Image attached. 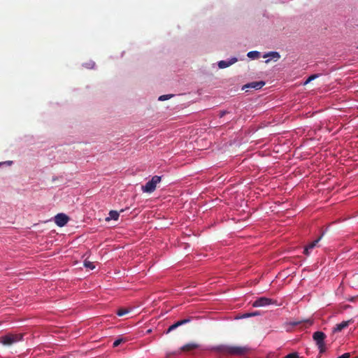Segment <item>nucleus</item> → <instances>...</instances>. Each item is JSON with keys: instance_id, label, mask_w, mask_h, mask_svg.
I'll return each instance as SVG.
<instances>
[{"instance_id": "nucleus-1", "label": "nucleus", "mask_w": 358, "mask_h": 358, "mask_svg": "<svg viewBox=\"0 0 358 358\" xmlns=\"http://www.w3.org/2000/svg\"><path fill=\"white\" fill-rule=\"evenodd\" d=\"M216 351L226 355L242 356L246 355L250 348L248 346H232L221 345L214 348Z\"/></svg>"}, {"instance_id": "nucleus-2", "label": "nucleus", "mask_w": 358, "mask_h": 358, "mask_svg": "<svg viewBox=\"0 0 358 358\" xmlns=\"http://www.w3.org/2000/svg\"><path fill=\"white\" fill-rule=\"evenodd\" d=\"M22 338L23 335L21 334H8L0 337V343L3 345L10 346L20 341Z\"/></svg>"}, {"instance_id": "nucleus-3", "label": "nucleus", "mask_w": 358, "mask_h": 358, "mask_svg": "<svg viewBox=\"0 0 358 358\" xmlns=\"http://www.w3.org/2000/svg\"><path fill=\"white\" fill-rule=\"evenodd\" d=\"M326 334L322 331H315L313 335V338L315 341L316 345L318 347L320 353L322 354L325 352V343L324 340L326 338Z\"/></svg>"}, {"instance_id": "nucleus-4", "label": "nucleus", "mask_w": 358, "mask_h": 358, "mask_svg": "<svg viewBox=\"0 0 358 358\" xmlns=\"http://www.w3.org/2000/svg\"><path fill=\"white\" fill-rule=\"evenodd\" d=\"M161 177L155 176L149 180L146 184L142 186V190L143 192L152 193L156 189L157 185L160 182Z\"/></svg>"}, {"instance_id": "nucleus-5", "label": "nucleus", "mask_w": 358, "mask_h": 358, "mask_svg": "<svg viewBox=\"0 0 358 358\" xmlns=\"http://www.w3.org/2000/svg\"><path fill=\"white\" fill-rule=\"evenodd\" d=\"M275 303H276L275 300L266 297H260L253 302V306L261 307Z\"/></svg>"}, {"instance_id": "nucleus-6", "label": "nucleus", "mask_w": 358, "mask_h": 358, "mask_svg": "<svg viewBox=\"0 0 358 358\" xmlns=\"http://www.w3.org/2000/svg\"><path fill=\"white\" fill-rule=\"evenodd\" d=\"M69 217L64 213H59L55 217V222L59 227H64L69 221Z\"/></svg>"}, {"instance_id": "nucleus-7", "label": "nucleus", "mask_w": 358, "mask_h": 358, "mask_svg": "<svg viewBox=\"0 0 358 358\" xmlns=\"http://www.w3.org/2000/svg\"><path fill=\"white\" fill-rule=\"evenodd\" d=\"M265 83L264 81H255L248 83L243 87V90H245L246 92L249 91V89L259 90L264 85Z\"/></svg>"}, {"instance_id": "nucleus-8", "label": "nucleus", "mask_w": 358, "mask_h": 358, "mask_svg": "<svg viewBox=\"0 0 358 358\" xmlns=\"http://www.w3.org/2000/svg\"><path fill=\"white\" fill-rule=\"evenodd\" d=\"M190 321H191V319L190 318H187V319H184V320H179V321L176 322V323H174L173 324L171 325L168 328V329L166 331V334L170 333L171 331H173L174 329H176L178 327H180L181 325H183V324H185L189 322Z\"/></svg>"}, {"instance_id": "nucleus-9", "label": "nucleus", "mask_w": 358, "mask_h": 358, "mask_svg": "<svg viewBox=\"0 0 358 358\" xmlns=\"http://www.w3.org/2000/svg\"><path fill=\"white\" fill-rule=\"evenodd\" d=\"M322 237V235L320 236L318 238H317L316 240L313 241V242H311L310 243H309L308 245H306L304 248V250H303V254L308 256L310 255V251L311 250H313L315 247H316L317 245V243H319V241L321 240Z\"/></svg>"}, {"instance_id": "nucleus-10", "label": "nucleus", "mask_w": 358, "mask_h": 358, "mask_svg": "<svg viewBox=\"0 0 358 358\" xmlns=\"http://www.w3.org/2000/svg\"><path fill=\"white\" fill-rule=\"evenodd\" d=\"M199 348V345L198 343H187V344L184 345L183 346H182L180 350L182 352H191V351H193L194 350H196Z\"/></svg>"}, {"instance_id": "nucleus-11", "label": "nucleus", "mask_w": 358, "mask_h": 358, "mask_svg": "<svg viewBox=\"0 0 358 358\" xmlns=\"http://www.w3.org/2000/svg\"><path fill=\"white\" fill-rule=\"evenodd\" d=\"M237 62V59L236 57H233L230 59L229 61H224L222 60L218 62V66L220 69H224L227 68L233 64L236 63Z\"/></svg>"}, {"instance_id": "nucleus-12", "label": "nucleus", "mask_w": 358, "mask_h": 358, "mask_svg": "<svg viewBox=\"0 0 358 358\" xmlns=\"http://www.w3.org/2000/svg\"><path fill=\"white\" fill-rule=\"evenodd\" d=\"M352 320L343 321L342 322L337 324L334 328V332L341 331L345 328L348 327L350 323H352Z\"/></svg>"}, {"instance_id": "nucleus-13", "label": "nucleus", "mask_w": 358, "mask_h": 358, "mask_svg": "<svg viewBox=\"0 0 358 358\" xmlns=\"http://www.w3.org/2000/svg\"><path fill=\"white\" fill-rule=\"evenodd\" d=\"M292 326H297L302 324L303 327L307 328L313 324V321L310 320H306L303 321H294L291 323Z\"/></svg>"}, {"instance_id": "nucleus-14", "label": "nucleus", "mask_w": 358, "mask_h": 358, "mask_svg": "<svg viewBox=\"0 0 358 358\" xmlns=\"http://www.w3.org/2000/svg\"><path fill=\"white\" fill-rule=\"evenodd\" d=\"M264 57H271V59H273L275 61L279 59L280 58V55L278 52H270L266 55H264Z\"/></svg>"}, {"instance_id": "nucleus-15", "label": "nucleus", "mask_w": 358, "mask_h": 358, "mask_svg": "<svg viewBox=\"0 0 358 358\" xmlns=\"http://www.w3.org/2000/svg\"><path fill=\"white\" fill-rule=\"evenodd\" d=\"M110 217L106 218V220H117L120 216V213L116 210H110L109 213Z\"/></svg>"}, {"instance_id": "nucleus-16", "label": "nucleus", "mask_w": 358, "mask_h": 358, "mask_svg": "<svg viewBox=\"0 0 358 358\" xmlns=\"http://www.w3.org/2000/svg\"><path fill=\"white\" fill-rule=\"evenodd\" d=\"M248 57L251 59H257L259 57L260 53L258 51H250L248 53Z\"/></svg>"}, {"instance_id": "nucleus-17", "label": "nucleus", "mask_w": 358, "mask_h": 358, "mask_svg": "<svg viewBox=\"0 0 358 358\" xmlns=\"http://www.w3.org/2000/svg\"><path fill=\"white\" fill-rule=\"evenodd\" d=\"M127 340L124 338H118L117 339H116L114 342H113V348H116L117 347L118 345H120L121 343H124L127 341Z\"/></svg>"}, {"instance_id": "nucleus-18", "label": "nucleus", "mask_w": 358, "mask_h": 358, "mask_svg": "<svg viewBox=\"0 0 358 358\" xmlns=\"http://www.w3.org/2000/svg\"><path fill=\"white\" fill-rule=\"evenodd\" d=\"M84 266L85 267L90 268L91 270H93L95 268V265L93 262L87 261V259L84 262Z\"/></svg>"}, {"instance_id": "nucleus-19", "label": "nucleus", "mask_w": 358, "mask_h": 358, "mask_svg": "<svg viewBox=\"0 0 358 358\" xmlns=\"http://www.w3.org/2000/svg\"><path fill=\"white\" fill-rule=\"evenodd\" d=\"M129 313V310L128 309H126V308H120L117 310V315L120 317H122L124 315H126L127 313Z\"/></svg>"}, {"instance_id": "nucleus-20", "label": "nucleus", "mask_w": 358, "mask_h": 358, "mask_svg": "<svg viewBox=\"0 0 358 358\" xmlns=\"http://www.w3.org/2000/svg\"><path fill=\"white\" fill-rule=\"evenodd\" d=\"M319 76L318 74H313V75H311L310 76L308 77V78L306 80V81L305 82V85L308 84V83H310V81L313 80L314 79H315L316 78H317Z\"/></svg>"}, {"instance_id": "nucleus-21", "label": "nucleus", "mask_w": 358, "mask_h": 358, "mask_svg": "<svg viewBox=\"0 0 358 358\" xmlns=\"http://www.w3.org/2000/svg\"><path fill=\"white\" fill-rule=\"evenodd\" d=\"M285 358H299V355L296 352L288 354Z\"/></svg>"}, {"instance_id": "nucleus-22", "label": "nucleus", "mask_w": 358, "mask_h": 358, "mask_svg": "<svg viewBox=\"0 0 358 358\" xmlns=\"http://www.w3.org/2000/svg\"><path fill=\"white\" fill-rule=\"evenodd\" d=\"M173 95L171 94H166V95H162L159 97V101H165L171 98Z\"/></svg>"}, {"instance_id": "nucleus-23", "label": "nucleus", "mask_w": 358, "mask_h": 358, "mask_svg": "<svg viewBox=\"0 0 358 358\" xmlns=\"http://www.w3.org/2000/svg\"><path fill=\"white\" fill-rule=\"evenodd\" d=\"M350 353L346 352L343 354L342 355L339 356L337 358H350Z\"/></svg>"}, {"instance_id": "nucleus-24", "label": "nucleus", "mask_w": 358, "mask_h": 358, "mask_svg": "<svg viewBox=\"0 0 358 358\" xmlns=\"http://www.w3.org/2000/svg\"><path fill=\"white\" fill-rule=\"evenodd\" d=\"M225 113H226V112H225V111H222V112H221V113H220V117H223V116L224 115V114H225Z\"/></svg>"}, {"instance_id": "nucleus-25", "label": "nucleus", "mask_w": 358, "mask_h": 358, "mask_svg": "<svg viewBox=\"0 0 358 358\" xmlns=\"http://www.w3.org/2000/svg\"><path fill=\"white\" fill-rule=\"evenodd\" d=\"M269 62H270V59H267V60L266 61V63H268Z\"/></svg>"}]
</instances>
